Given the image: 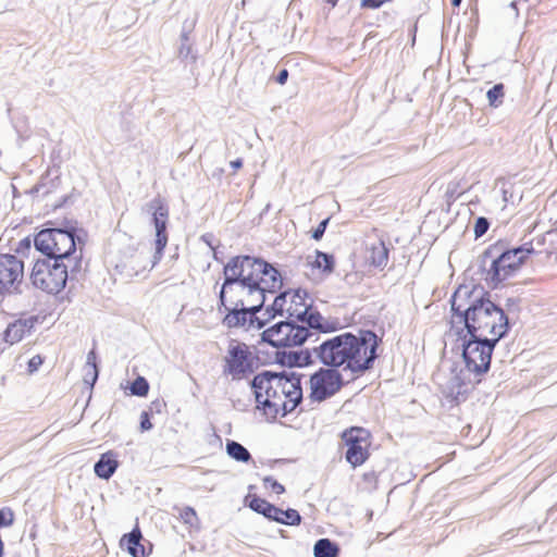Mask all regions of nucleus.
<instances>
[{"mask_svg": "<svg viewBox=\"0 0 557 557\" xmlns=\"http://www.w3.org/2000/svg\"><path fill=\"white\" fill-rule=\"evenodd\" d=\"M47 225L50 226L34 236L35 250L44 258L35 260L30 282L34 287L55 295L64 289L69 277L75 278L81 270L86 234L67 221L62 226H53L52 222Z\"/></svg>", "mask_w": 557, "mask_h": 557, "instance_id": "nucleus-1", "label": "nucleus"}, {"mask_svg": "<svg viewBox=\"0 0 557 557\" xmlns=\"http://www.w3.org/2000/svg\"><path fill=\"white\" fill-rule=\"evenodd\" d=\"M453 317L462 323L469 336L502 339L509 331V319L504 309L491 300L483 288L462 285L450 299Z\"/></svg>", "mask_w": 557, "mask_h": 557, "instance_id": "nucleus-2", "label": "nucleus"}, {"mask_svg": "<svg viewBox=\"0 0 557 557\" xmlns=\"http://www.w3.org/2000/svg\"><path fill=\"white\" fill-rule=\"evenodd\" d=\"M381 342L371 330L345 332L323 341L313 352L324 367L342 368L357 377L373 368Z\"/></svg>", "mask_w": 557, "mask_h": 557, "instance_id": "nucleus-3", "label": "nucleus"}, {"mask_svg": "<svg viewBox=\"0 0 557 557\" xmlns=\"http://www.w3.org/2000/svg\"><path fill=\"white\" fill-rule=\"evenodd\" d=\"M338 327V322L329 321L321 313L310 314L308 319L301 321L285 319L263 330L261 343L277 349L296 347L319 333L335 332Z\"/></svg>", "mask_w": 557, "mask_h": 557, "instance_id": "nucleus-4", "label": "nucleus"}, {"mask_svg": "<svg viewBox=\"0 0 557 557\" xmlns=\"http://www.w3.org/2000/svg\"><path fill=\"white\" fill-rule=\"evenodd\" d=\"M496 250V247H488L481 256L483 268L486 261L491 260L485 281L492 287H497L503 281L511 276L527 258L535 252L532 242L507 249L498 256H495Z\"/></svg>", "mask_w": 557, "mask_h": 557, "instance_id": "nucleus-5", "label": "nucleus"}, {"mask_svg": "<svg viewBox=\"0 0 557 557\" xmlns=\"http://www.w3.org/2000/svg\"><path fill=\"white\" fill-rule=\"evenodd\" d=\"M462 339V359L466 371L473 375V383L478 384L482 381V376L488 372L493 351L499 339L486 336H469Z\"/></svg>", "mask_w": 557, "mask_h": 557, "instance_id": "nucleus-6", "label": "nucleus"}, {"mask_svg": "<svg viewBox=\"0 0 557 557\" xmlns=\"http://www.w3.org/2000/svg\"><path fill=\"white\" fill-rule=\"evenodd\" d=\"M263 259L248 255H238L232 257L223 267V276H225V287L233 283H239L248 288V297L261 294L260 272Z\"/></svg>", "mask_w": 557, "mask_h": 557, "instance_id": "nucleus-7", "label": "nucleus"}, {"mask_svg": "<svg viewBox=\"0 0 557 557\" xmlns=\"http://www.w3.org/2000/svg\"><path fill=\"white\" fill-rule=\"evenodd\" d=\"M307 298L308 293L302 288L281 292L265 308L264 315H268V319H275L280 315L301 321L308 319L310 314L320 313L318 309L313 308L312 302H307Z\"/></svg>", "mask_w": 557, "mask_h": 557, "instance_id": "nucleus-8", "label": "nucleus"}, {"mask_svg": "<svg viewBox=\"0 0 557 557\" xmlns=\"http://www.w3.org/2000/svg\"><path fill=\"white\" fill-rule=\"evenodd\" d=\"M272 377L273 371H262L252 379L250 385L258 403L257 408L261 409L268 417L276 419L278 407L283 405L284 395L282 389L275 387V381Z\"/></svg>", "mask_w": 557, "mask_h": 557, "instance_id": "nucleus-9", "label": "nucleus"}, {"mask_svg": "<svg viewBox=\"0 0 557 557\" xmlns=\"http://www.w3.org/2000/svg\"><path fill=\"white\" fill-rule=\"evenodd\" d=\"M341 438L347 447L345 459L352 468L363 465L369 459L371 445L369 430L362 426H350L341 433Z\"/></svg>", "mask_w": 557, "mask_h": 557, "instance_id": "nucleus-10", "label": "nucleus"}, {"mask_svg": "<svg viewBox=\"0 0 557 557\" xmlns=\"http://www.w3.org/2000/svg\"><path fill=\"white\" fill-rule=\"evenodd\" d=\"M343 386V375L337 369L320 368L310 376V398L322 403L334 396Z\"/></svg>", "mask_w": 557, "mask_h": 557, "instance_id": "nucleus-11", "label": "nucleus"}, {"mask_svg": "<svg viewBox=\"0 0 557 557\" xmlns=\"http://www.w3.org/2000/svg\"><path fill=\"white\" fill-rule=\"evenodd\" d=\"M146 207L147 211L151 212V221L156 230V252L152 261V267H154L161 260L168 244L169 207L159 197L150 200Z\"/></svg>", "mask_w": 557, "mask_h": 557, "instance_id": "nucleus-12", "label": "nucleus"}, {"mask_svg": "<svg viewBox=\"0 0 557 557\" xmlns=\"http://www.w3.org/2000/svg\"><path fill=\"white\" fill-rule=\"evenodd\" d=\"M255 372L253 357L246 344L231 345L225 357L223 373L242 380Z\"/></svg>", "mask_w": 557, "mask_h": 557, "instance_id": "nucleus-13", "label": "nucleus"}, {"mask_svg": "<svg viewBox=\"0 0 557 557\" xmlns=\"http://www.w3.org/2000/svg\"><path fill=\"white\" fill-rule=\"evenodd\" d=\"M24 276V263L15 255L0 253V294L21 293Z\"/></svg>", "mask_w": 557, "mask_h": 557, "instance_id": "nucleus-14", "label": "nucleus"}, {"mask_svg": "<svg viewBox=\"0 0 557 557\" xmlns=\"http://www.w3.org/2000/svg\"><path fill=\"white\" fill-rule=\"evenodd\" d=\"M466 370L454 373L442 386V394L451 403L459 404L465 401L469 392V384L472 380Z\"/></svg>", "mask_w": 557, "mask_h": 557, "instance_id": "nucleus-15", "label": "nucleus"}, {"mask_svg": "<svg viewBox=\"0 0 557 557\" xmlns=\"http://www.w3.org/2000/svg\"><path fill=\"white\" fill-rule=\"evenodd\" d=\"M248 297V288L242 286L239 283H233L225 287V278L221 285L218 294V311L222 313V309H227V306H244Z\"/></svg>", "mask_w": 557, "mask_h": 557, "instance_id": "nucleus-16", "label": "nucleus"}, {"mask_svg": "<svg viewBox=\"0 0 557 557\" xmlns=\"http://www.w3.org/2000/svg\"><path fill=\"white\" fill-rule=\"evenodd\" d=\"M37 322V315L24 314L20 317L8 324L4 331V341L11 345L21 342L25 336L32 334Z\"/></svg>", "mask_w": 557, "mask_h": 557, "instance_id": "nucleus-17", "label": "nucleus"}, {"mask_svg": "<svg viewBox=\"0 0 557 557\" xmlns=\"http://www.w3.org/2000/svg\"><path fill=\"white\" fill-rule=\"evenodd\" d=\"M260 272V296L267 299V294H275L283 286L280 271L263 259Z\"/></svg>", "mask_w": 557, "mask_h": 557, "instance_id": "nucleus-18", "label": "nucleus"}, {"mask_svg": "<svg viewBox=\"0 0 557 557\" xmlns=\"http://www.w3.org/2000/svg\"><path fill=\"white\" fill-rule=\"evenodd\" d=\"M275 362L282 367L304 368L313 363L309 349L302 350H276Z\"/></svg>", "mask_w": 557, "mask_h": 557, "instance_id": "nucleus-19", "label": "nucleus"}, {"mask_svg": "<svg viewBox=\"0 0 557 557\" xmlns=\"http://www.w3.org/2000/svg\"><path fill=\"white\" fill-rule=\"evenodd\" d=\"M389 248L382 239L370 242L366 246V261L375 269L384 270L388 263Z\"/></svg>", "mask_w": 557, "mask_h": 557, "instance_id": "nucleus-20", "label": "nucleus"}, {"mask_svg": "<svg viewBox=\"0 0 557 557\" xmlns=\"http://www.w3.org/2000/svg\"><path fill=\"white\" fill-rule=\"evenodd\" d=\"M225 315L222 323L228 329L242 327L248 323L250 310L249 306H227V309H222Z\"/></svg>", "mask_w": 557, "mask_h": 557, "instance_id": "nucleus-21", "label": "nucleus"}, {"mask_svg": "<svg viewBox=\"0 0 557 557\" xmlns=\"http://www.w3.org/2000/svg\"><path fill=\"white\" fill-rule=\"evenodd\" d=\"M119 468L116 454L109 450L100 456L94 465L95 474L102 480H109Z\"/></svg>", "mask_w": 557, "mask_h": 557, "instance_id": "nucleus-22", "label": "nucleus"}, {"mask_svg": "<svg viewBox=\"0 0 557 557\" xmlns=\"http://www.w3.org/2000/svg\"><path fill=\"white\" fill-rule=\"evenodd\" d=\"M248 507L271 521H281L278 513H282V509L257 495L250 496Z\"/></svg>", "mask_w": 557, "mask_h": 557, "instance_id": "nucleus-23", "label": "nucleus"}, {"mask_svg": "<svg viewBox=\"0 0 557 557\" xmlns=\"http://www.w3.org/2000/svg\"><path fill=\"white\" fill-rule=\"evenodd\" d=\"M304 375L294 371L274 372L272 380L275 381V387L282 389V393H290L293 389H302L301 377Z\"/></svg>", "mask_w": 557, "mask_h": 557, "instance_id": "nucleus-24", "label": "nucleus"}, {"mask_svg": "<svg viewBox=\"0 0 557 557\" xmlns=\"http://www.w3.org/2000/svg\"><path fill=\"white\" fill-rule=\"evenodd\" d=\"M141 532L138 528L124 534L121 539V547L125 548L132 557H146L145 547L141 544Z\"/></svg>", "mask_w": 557, "mask_h": 557, "instance_id": "nucleus-25", "label": "nucleus"}, {"mask_svg": "<svg viewBox=\"0 0 557 557\" xmlns=\"http://www.w3.org/2000/svg\"><path fill=\"white\" fill-rule=\"evenodd\" d=\"M339 554L338 545L330 539L318 540L313 546L314 557H337Z\"/></svg>", "mask_w": 557, "mask_h": 557, "instance_id": "nucleus-26", "label": "nucleus"}, {"mask_svg": "<svg viewBox=\"0 0 557 557\" xmlns=\"http://www.w3.org/2000/svg\"><path fill=\"white\" fill-rule=\"evenodd\" d=\"M226 454L234 460L239 462H249L252 457L249 450L240 443L227 440L225 444Z\"/></svg>", "mask_w": 557, "mask_h": 557, "instance_id": "nucleus-27", "label": "nucleus"}, {"mask_svg": "<svg viewBox=\"0 0 557 557\" xmlns=\"http://www.w3.org/2000/svg\"><path fill=\"white\" fill-rule=\"evenodd\" d=\"M258 304L249 306L250 315L248 320L249 326L256 327L258 330H261L265 326V324L271 320L268 319H261L257 314L261 311L265 304V298H262L261 296L257 297Z\"/></svg>", "mask_w": 557, "mask_h": 557, "instance_id": "nucleus-28", "label": "nucleus"}, {"mask_svg": "<svg viewBox=\"0 0 557 557\" xmlns=\"http://www.w3.org/2000/svg\"><path fill=\"white\" fill-rule=\"evenodd\" d=\"M335 260L334 256L320 250L315 251V260L313 267L321 269L325 273H332L334 271Z\"/></svg>", "mask_w": 557, "mask_h": 557, "instance_id": "nucleus-29", "label": "nucleus"}, {"mask_svg": "<svg viewBox=\"0 0 557 557\" xmlns=\"http://www.w3.org/2000/svg\"><path fill=\"white\" fill-rule=\"evenodd\" d=\"M486 97L488 100V104L493 108H498L505 97V86L503 83L495 84L492 88H490L486 92Z\"/></svg>", "mask_w": 557, "mask_h": 557, "instance_id": "nucleus-30", "label": "nucleus"}, {"mask_svg": "<svg viewBox=\"0 0 557 557\" xmlns=\"http://www.w3.org/2000/svg\"><path fill=\"white\" fill-rule=\"evenodd\" d=\"M174 509L178 510L180 518L184 522V524L189 525L190 528L199 527V518L197 516L196 510L190 506H185L183 508L175 507Z\"/></svg>", "mask_w": 557, "mask_h": 557, "instance_id": "nucleus-31", "label": "nucleus"}, {"mask_svg": "<svg viewBox=\"0 0 557 557\" xmlns=\"http://www.w3.org/2000/svg\"><path fill=\"white\" fill-rule=\"evenodd\" d=\"M278 517L281 518V521H277L280 524L285 525H299L302 521V518L300 513L293 508H287L286 510L282 509V513H278Z\"/></svg>", "mask_w": 557, "mask_h": 557, "instance_id": "nucleus-32", "label": "nucleus"}, {"mask_svg": "<svg viewBox=\"0 0 557 557\" xmlns=\"http://www.w3.org/2000/svg\"><path fill=\"white\" fill-rule=\"evenodd\" d=\"M129 392L134 396L144 397L149 392V383L144 376H137L129 386Z\"/></svg>", "mask_w": 557, "mask_h": 557, "instance_id": "nucleus-33", "label": "nucleus"}, {"mask_svg": "<svg viewBox=\"0 0 557 557\" xmlns=\"http://www.w3.org/2000/svg\"><path fill=\"white\" fill-rule=\"evenodd\" d=\"M490 225H491V223L487 218L479 216L475 220L474 228H473L475 238L482 237L488 231Z\"/></svg>", "mask_w": 557, "mask_h": 557, "instance_id": "nucleus-34", "label": "nucleus"}, {"mask_svg": "<svg viewBox=\"0 0 557 557\" xmlns=\"http://www.w3.org/2000/svg\"><path fill=\"white\" fill-rule=\"evenodd\" d=\"M14 522V513L8 508L3 507L0 509V528L11 527Z\"/></svg>", "mask_w": 557, "mask_h": 557, "instance_id": "nucleus-35", "label": "nucleus"}, {"mask_svg": "<svg viewBox=\"0 0 557 557\" xmlns=\"http://www.w3.org/2000/svg\"><path fill=\"white\" fill-rule=\"evenodd\" d=\"M462 194V190L459 188V183L456 181H451L447 184L445 190V197L448 200H455Z\"/></svg>", "mask_w": 557, "mask_h": 557, "instance_id": "nucleus-36", "label": "nucleus"}, {"mask_svg": "<svg viewBox=\"0 0 557 557\" xmlns=\"http://www.w3.org/2000/svg\"><path fill=\"white\" fill-rule=\"evenodd\" d=\"M263 483L267 487L270 486L276 494H283L285 492V487L271 475L265 476Z\"/></svg>", "mask_w": 557, "mask_h": 557, "instance_id": "nucleus-37", "label": "nucleus"}, {"mask_svg": "<svg viewBox=\"0 0 557 557\" xmlns=\"http://www.w3.org/2000/svg\"><path fill=\"white\" fill-rule=\"evenodd\" d=\"M329 222H330V218H325L323 219L319 224L318 226L312 231V234H311V237L314 239V240H320L324 233H325V230L329 225Z\"/></svg>", "mask_w": 557, "mask_h": 557, "instance_id": "nucleus-38", "label": "nucleus"}, {"mask_svg": "<svg viewBox=\"0 0 557 557\" xmlns=\"http://www.w3.org/2000/svg\"><path fill=\"white\" fill-rule=\"evenodd\" d=\"M300 403L301 401L283 400L282 407H278V414L286 417L288 413L293 412Z\"/></svg>", "mask_w": 557, "mask_h": 557, "instance_id": "nucleus-39", "label": "nucleus"}, {"mask_svg": "<svg viewBox=\"0 0 557 557\" xmlns=\"http://www.w3.org/2000/svg\"><path fill=\"white\" fill-rule=\"evenodd\" d=\"M300 403L301 401L283 400L282 407H278V414L286 417L288 413L293 412Z\"/></svg>", "mask_w": 557, "mask_h": 557, "instance_id": "nucleus-40", "label": "nucleus"}, {"mask_svg": "<svg viewBox=\"0 0 557 557\" xmlns=\"http://www.w3.org/2000/svg\"><path fill=\"white\" fill-rule=\"evenodd\" d=\"M32 245H34V239L27 236L18 242L15 251L18 255H26L32 249Z\"/></svg>", "mask_w": 557, "mask_h": 557, "instance_id": "nucleus-41", "label": "nucleus"}, {"mask_svg": "<svg viewBox=\"0 0 557 557\" xmlns=\"http://www.w3.org/2000/svg\"><path fill=\"white\" fill-rule=\"evenodd\" d=\"M98 375H99V370H98V367L97 364L92 363V370L90 369L86 374H85V377H84V382L86 384H88L90 386V388H92V386L95 385V383L97 382L98 380Z\"/></svg>", "mask_w": 557, "mask_h": 557, "instance_id": "nucleus-42", "label": "nucleus"}, {"mask_svg": "<svg viewBox=\"0 0 557 557\" xmlns=\"http://www.w3.org/2000/svg\"><path fill=\"white\" fill-rule=\"evenodd\" d=\"M392 0H361L360 8L361 9H369V10H376L381 8L383 4L391 2Z\"/></svg>", "mask_w": 557, "mask_h": 557, "instance_id": "nucleus-43", "label": "nucleus"}, {"mask_svg": "<svg viewBox=\"0 0 557 557\" xmlns=\"http://www.w3.org/2000/svg\"><path fill=\"white\" fill-rule=\"evenodd\" d=\"M139 428H140L141 432L150 431L153 428V425H152V423L150 421V413H149V411L144 410L140 413V424H139Z\"/></svg>", "mask_w": 557, "mask_h": 557, "instance_id": "nucleus-44", "label": "nucleus"}, {"mask_svg": "<svg viewBox=\"0 0 557 557\" xmlns=\"http://www.w3.org/2000/svg\"><path fill=\"white\" fill-rule=\"evenodd\" d=\"M178 57L182 59L191 58L193 61H196V55L191 54V46L188 42H181Z\"/></svg>", "mask_w": 557, "mask_h": 557, "instance_id": "nucleus-45", "label": "nucleus"}, {"mask_svg": "<svg viewBox=\"0 0 557 557\" xmlns=\"http://www.w3.org/2000/svg\"><path fill=\"white\" fill-rule=\"evenodd\" d=\"M44 359L40 355L32 357L27 363V370L29 373H34L42 364Z\"/></svg>", "mask_w": 557, "mask_h": 557, "instance_id": "nucleus-46", "label": "nucleus"}, {"mask_svg": "<svg viewBox=\"0 0 557 557\" xmlns=\"http://www.w3.org/2000/svg\"><path fill=\"white\" fill-rule=\"evenodd\" d=\"M284 400L302 401V389H293L290 393H282Z\"/></svg>", "mask_w": 557, "mask_h": 557, "instance_id": "nucleus-47", "label": "nucleus"}, {"mask_svg": "<svg viewBox=\"0 0 557 557\" xmlns=\"http://www.w3.org/2000/svg\"><path fill=\"white\" fill-rule=\"evenodd\" d=\"M287 79H288V71L286 69H282L277 73V75L275 77V81H276L277 84L284 85L287 82Z\"/></svg>", "mask_w": 557, "mask_h": 557, "instance_id": "nucleus-48", "label": "nucleus"}, {"mask_svg": "<svg viewBox=\"0 0 557 557\" xmlns=\"http://www.w3.org/2000/svg\"><path fill=\"white\" fill-rule=\"evenodd\" d=\"M92 363L96 364V354L94 350H90L87 355V366H89L91 370H92Z\"/></svg>", "mask_w": 557, "mask_h": 557, "instance_id": "nucleus-49", "label": "nucleus"}, {"mask_svg": "<svg viewBox=\"0 0 557 557\" xmlns=\"http://www.w3.org/2000/svg\"><path fill=\"white\" fill-rule=\"evenodd\" d=\"M213 235L212 234H205L201 236V239L211 248L214 249L213 243H212Z\"/></svg>", "mask_w": 557, "mask_h": 557, "instance_id": "nucleus-50", "label": "nucleus"}, {"mask_svg": "<svg viewBox=\"0 0 557 557\" xmlns=\"http://www.w3.org/2000/svg\"><path fill=\"white\" fill-rule=\"evenodd\" d=\"M230 164H231L233 170H238V169H240L243 166V160L238 158V159H235V160L231 161Z\"/></svg>", "mask_w": 557, "mask_h": 557, "instance_id": "nucleus-51", "label": "nucleus"}, {"mask_svg": "<svg viewBox=\"0 0 557 557\" xmlns=\"http://www.w3.org/2000/svg\"><path fill=\"white\" fill-rule=\"evenodd\" d=\"M245 299H246V306H251V305L258 304L257 296L246 297Z\"/></svg>", "mask_w": 557, "mask_h": 557, "instance_id": "nucleus-52", "label": "nucleus"}, {"mask_svg": "<svg viewBox=\"0 0 557 557\" xmlns=\"http://www.w3.org/2000/svg\"><path fill=\"white\" fill-rule=\"evenodd\" d=\"M181 42H188V35H187V33H182V35H181Z\"/></svg>", "mask_w": 557, "mask_h": 557, "instance_id": "nucleus-53", "label": "nucleus"}, {"mask_svg": "<svg viewBox=\"0 0 557 557\" xmlns=\"http://www.w3.org/2000/svg\"><path fill=\"white\" fill-rule=\"evenodd\" d=\"M462 0H451L453 7H459Z\"/></svg>", "mask_w": 557, "mask_h": 557, "instance_id": "nucleus-54", "label": "nucleus"}, {"mask_svg": "<svg viewBox=\"0 0 557 557\" xmlns=\"http://www.w3.org/2000/svg\"><path fill=\"white\" fill-rule=\"evenodd\" d=\"M212 250H213V258H214V260H215V261H221V260L219 259V255L216 253L215 249H212Z\"/></svg>", "mask_w": 557, "mask_h": 557, "instance_id": "nucleus-55", "label": "nucleus"}, {"mask_svg": "<svg viewBox=\"0 0 557 557\" xmlns=\"http://www.w3.org/2000/svg\"><path fill=\"white\" fill-rule=\"evenodd\" d=\"M513 304H515L513 299H511V298L507 299V306H510V305H513Z\"/></svg>", "mask_w": 557, "mask_h": 557, "instance_id": "nucleus-56", "label": "nucleus"}, {"mask_svg": "<svg viewBox=\"0 0 557 557\" xmlns=\"http://www.w3.org/2000/svg\"><path fill=\"white\" fill-rule=\"evenodd\" d=\"M510 7H511L512 9H515V10H517V2H516V1H512V2L510 3Z\"/></svg>", "mask_w": 557, "mask_h": 557, "instance_id": "nucleus-57", "label": "nucleus"}, {"mask_svg": "<svg viewBox=\"0 0 557 557\" xmlns=\"http://www.w3.org/2000/svg\"><path fill=\"white\" fill-rule=\"evenodd\" d=\"M257 354H258V355L262 354V350H261V348H260V347L257 349Z\"/></svg>", "mask_w": 557, "mask_h": 557, "instance_id": "nucleus-58", "label": "nucleus"}, {"mask_svg": "<svg viewBox=\"0 0 557 557\" xmlns=\"http://www.w3.org/2000/svg\"><path fill=\"white\" fill-rule=\"evenodd\" d=\"M330 3L335 4L337 0H327Z\"/></svg>", "mask_w": 557, "mask_h": 557, "instance_id": "nucleus-59", "label": "nucleus"}]
</instances>
